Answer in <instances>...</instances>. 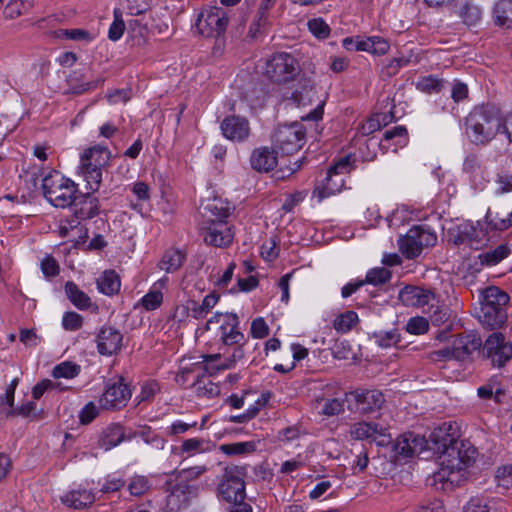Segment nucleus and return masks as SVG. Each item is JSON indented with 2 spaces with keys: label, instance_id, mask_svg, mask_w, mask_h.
<instances>
[{
  "label": "nucleus",
  "instance_id": "obj_1",
  "mask_svg": "<svg viewBox=\"0 0 512 512\" xmlns=\"http://www.w3.org/2000/svg\"><path fill=\"white\" fill-rule=\"evenodd\" d=\"M459 428L454 422H444L429 434L426 448L438 456L439 470L434 474L437 481L457 484L464 470L477 457L476 448L469 442L459 441Z\"/></svg>",
  "mask_w": 512,
  "mask_h": 512
},
{
  "label": "nucleus",
  "instance_id": "obj_2",
  "mask_svg": "<svg viewBox=\"0 0 512 512\" xmlns=\"http://www.w3.org/2000/svg\"><path fill=\"white\" fill-rule=\"evenodd\" d=\"M512 226V204H500L488 209L483 220L467 221L458 226V241L474 249L486 245L498 233Z\"/></svg>",
  "mask_w": 512,
  "mask_h": 512
},
{
  "label": "nucleus",
  "instance_id": "obj_3",
  "mask_svg": "<svg viewBox=\"0 0 512 512\" xmlns=\"http://www.w3.org/2000/svg\"><path fill=\"white\" fill-rule=\"evenodd\" d=\"M244 352L239 347L228 357H222L221 354L202 355L201 361L191 362V359H182L179 371L175 380L180 385H185L190 375L198 378L200 375H213L221 370L231 369L235 364L243 359Z\"/></svg>",
  "mask_w": 512,
  "mask_h": 512
},
{
  "label": "nucleus",
  "instance_id": "obj_4",
  "mask_svg": "<svg viewBox=\"0 0 512 512\" xmlns=\"http://www.w3.org/2000/svg\"><path fill=\"white\" fill-rule=\"evenodd\" d=\"M502 127L499 110L493 106L474 108L466 118V134L475 144L492 140Z\"/></svg>",
  "mask_w": 512,
  "mask_h": 512
},
{
  "label": "nucleus",
  "instance_id": "obj_5",
  "mask_svg": "<svg viewBox=\"0 0 512 512\" xmlns=\"http://www.w3.org/2000/svg\"><path fill=\"white\" fill-rule=\"evenodd\" d=\"M239 325L240 320L235 313L216 312L203 327L198 328L197 333L202 336L209 332L215 340L221 342L224 346H234L233 351L239 347L244 351L245 336L240 331Z\"/></svg>",
  "mask_w": 512,
  "mask_h": 512
},
{
  "label": "nucleus",
  "instance_id": "obj_6",
  "mask_svg": "<svg viewBox=\"0 0 512 512\" xmlns=\"http://www.w3.org/2000/svg\"><path fill=\"white\" fill-rule=\"evenodd\" d=\"M42 189L50 204L57 208H67L76 199L78 184L60 172L53 170L43 178Z\"/></svg>",
  "mask_w": 512,
  "mask_h": 512
},
{
  "label": "nucleus",
  "instance_id": "obj_7",
  "mask_svg": "<svg viewBox=\"0 0 512 512\" xmlns=\"http://www.w3.org/2000/svg\"><path fill=\"white\" fill-rule=\"evenodd\" d=\"M509 296L497 287H489L483 293L479 311V320L486 326L495 328L500 326L506 318L504 306Z\"/></svg>",
  "mask_w": 512,
  "mask_h": 512
},
{
  "label": "nucleus",
  "instance_id": "obj_8",
  "mask_svg": "<svg viewBox=\"0 0 512 512\" xmlns=\"http://www.w3.org/2000/svg\"><path fill=\"white\" fill-rule=\"evenodd\" d=\"M352 169V162H334L327 170L325 179L315 186L312 197L320 203L341 192L345 187V177Z\"/></svg>",
  "mask_w": 512,
  "mask_h": 512
},
{
  "label": "nucleus",
  "instance_id": "obj_9",
  "mask_svg": "<svg viewBox=\"0 0 512 512\" xmlns=\"http://www.w3.org/2000/svg\"><path fill=\"white\" fill-rule=\"evenodd\" d=\"M437 242V236L426 225L410 228L407 233L398 240L399 249L406 258L418 257L423 248L432 247Z\"/></svg>",
  "mask_w": 512,
  "mask_h": 512
},
{
  "label": "nucleus",
  "instance_id": "obj_10",
  "mask_svg": "<svg viewBox=\"0 0 512 512\" xmlns=\"http://www.w3.org/2000/svg\"><path fill=\"white\" fill-rule=\"evenodd\" d=\"M299 72L297 59L289 53H275L266 62L265 74L278 84L294 80Z\"/></svg>",
  "mask_w": 512,
  "mask_h": 512
},
{
  "label": "nucleus",
  "instance_id": "obj_11",
  "mask_svg": "<svg viewBox=\"0 0 512 512\" xmlns=\"http://www.w3.org/2000/svg\"><path fill=\"white\" fill-rule=\"evenodd\" d=\"M228 22L227 12L223 8L206 6L197 16L195 28L204 37H218L226 31Z\"/></svg>",
  "mask_w": 512,
  "mask_h": 512
},
{
  "label": "nucleus",
  "instance_id": "obj_12",
  "mask_svg": "<svg viewBox=\"0 0 512 512\" xmlns=\"http://www.w3.org/2000/svg\"><path fill=\"white\" fill-rule=\"evenodd\" d=\"M304 136V132L297 124L279 127L274 135L276 156H292L303 146Z\"/></svg>",
  "mask_w": 512,
  "mask_h": 512
},
{
  "label": "nucleus",
  "instance_id": "obj_13",
  "mask_svg": "<svg viewBox=\"0 0 512 512\" xmlns=\"http://www.w3.org/2000/svg\"><path fill=\"white\" fill-rule=\"evenodd\" d=\"M349 434L354 440L367 441L382 447L391 443L388 428L376 422H355L350 426Z\"/></svg>",
  "mask_w": 512,
  "mask_h": 512
},
{
  "label": "nucleus",
  "instance_id": "obj_14",
  "mask_svg": "<svg viewBox=\"0 0 512 512\" xmlns=\"http://www.w3.org/2000/svg\"><path fill=\"white\" fill-rule=\"evenodd\" d=\"M218 495L229 503L243 501L245 498V483L239 468L225 470L223 480L218 485Z\"/></svg>",
  "mask_w": 512,
  "mask_h": 512
},
{
  "label": "nucleus",
  "instance_id": "obj_15",
  "mask_svg": "<svg viewBox=\"0 0 512 512\" xmlns=\"http://www.w3.org/2000/svg\"><path fill=\"white\" fill-rule=\"evenodd\" d=\"M484 353L497 367L504 366L512 358V345L502 333H492L484 343Z\"/></svg>",
  "mask_w": 512,
  "mask_h": 512
},
{
  "label": "nucleus",
  "instance_id": "obj_16",
  "mask_svg": "<svg viewBox=\"0 0 512 512\" xmlns=\"http://www.w3.org/2000/svg\"><path fill=\"white\" fill-rule=\"evenodd\" d=\"M167 503L171 509H179L187 505L190 499L198 495V486L185 483L175 476L174 480L167 483Z\"/></svg>",
  "mask_w": 512,
  "mask_h": 512
},
{
  "label": "nucleus",
  "instance_id": "obj_17",
  "mask_svg": "<svg viewBox=\"0 0 512 512\" xmlns=\"http://www.w3.org/2000/svg\"><path fill=\"white\" fill-rule=\"evenodd\" d=\"M201 233L207 244L225 247L232 243L233 233L226 221H202Z\"/></svg>",
  "mask_w": 512,
  "mask_h": 512
},
{
  "label": "nucleus",
  "instance_id": "obj_18",
  "mask_svg": "<svg viewBox=\"0 0 512 512\" xmlns=\"http://www.w3.org/2000/svg\"><path fill=\"white\" fill-rule=\"evenodd\" d=\"M130 387L122 380L107 385L105 392L99 399L101 408L106 410L120 409L131 398Z\"/></svg>",
  "mask_w": 512,
  "mask_h": 512
},
{
  "label": "nucleus",
  "instance_id": "obj_19",
  "mask_svg": "<svg viewBox=\"0 0 512 512\" xmlns=\"http://www.w3.org/2000/svg\"><path fill=\"white\" fill-rule=\"evenodd\" d=\"M342 45L350 51H365L378 56L386 54L390 48L389 42L380 36H372L365 39L359 36L347 37L343 39Z\"/></svg>",
  "mask_w": 512,
  "mask_h": 512
},
{
  "label": "nucleus",
  "instance_id": "obj_20",
  "mask_svg": "<svg viewBox=\"0 0 512 512\" xmlns=\"http://www.w3.org/2000/svg\"><path fill=\"white\" fill-rule=\"evenodd\" d=\"M399 300L405 306L417 307L428 310L434 307L436 298L431 290L417 287L406 286L399 292Z\"/></svg>",
  "mask_w": 512,
  "mask_h": 512
},
{
  "label": "nucleus",
  "instance_id": "obj_21",
  "mask_svg": "<svg viewBox=\"0 0 512 512\" xmlns=\"http://www.w3.org/2000/svg\"><path fill=\"white\" fill-rule=\"evenodd\" d=\"M223 136L231 141L243 142L250 135V123L247 118L239 115L226 116L220 123Z\"/></svg>",
  "mask_w": 512,
  "mask_h": 512
},
{
  "label": "nucleus",
  "instance_id": "obj_22",
  "mask_svg": "<svg viewBox=\"0 0 512 512\" xmlns=\"http://www.w3.org/2000/svg\"><path fill=\"white\" fill-rule=\"evenodd\" d=\"M425 437L414 432H405L397 437L393 443V451L403 457H413L426 449Z\"/></svg>",
  "mask_w": 512,
  "mask_h": 512
},
{
  "label": "nucleus",
  "instance_id": "obj_23",
  "mask_svg": "<svg viewBox=\"0 0 512 512\" xmlns=\"http://www.w3.org/2000/svg\"><path fill=\"white\" fill-rule=\"evenodd\" d=\"M169 284V278L163 276L154 282L148 292L138 300L135 304V308H142L145 311H154L158 309L164 299V291L167 290Z\"/></svg>",
  "mask_w": 512,
  "mask_h": 512
},
{
  "label": "nucleus",
  "instance_id": "obj_24",
  "mask_svg": "<svg viewBox=\"0 0 512 512\" xmlns=\"http://www.w3.org/2000/svg\"><path fill=\"white\" fill-rule=\"evenodd\" d=\"M252 168L259 173H270L275 180H283L301 168V162H251Z\"/></svg>",
  "mask_w": 512,
  "mask_h": 512
},
{
  "label": "nucleus",
  "instance_id": "obj_25",
  "mask_svg": "<svg viewBox=\"0 0 512 512\" xmlns=\"http://www.w3.org/2000/svg\"><path fill=\"white\" fill-rule=\"evenodd\" d=\"M230 211V204L220 197L207 199L201 204L203 221H226L230 215Z\"/></svg>",
  "mask_w": 512,
  "mask_h": 512
},
{
  "label": "nucleus",
  "instance_id": "obj_26",
  "mask_svg": "<svg viewBox=\"0 0 512 512\" xmlns=\"http://www.w3.org/2000/svg\"><path fill=\"white\" fill-rule=\"evenodd\" d=\"M350 395L354 398L358 409L362 413H369L380 409L384 403V396L382 392L377 389L356 390L351 392Z\"/></svg>",
  "mask_w": 512,
  "mask_h": 512
},
{
  "label": "nucleus",
  "instance_id": "obj_27",
  "mask_svg": "<svg viewBox=\"0 0 512 512\" xmlns=\"http://www.w3.org/2000/svg\"><path fill=\"white\" fill-rule=\"evenodd\" d=\"M122 344V334L119 330L105 326L97 336V349L102 355H112L117 352Z\"/></svg>",
  "mask_w": 512,
  "mask_h": 512
},
{
  "label": "nucleus",
  "instance_id": "obj_28",
  "mask_svg": "<svg viewBox=\"0 0 512 512\" xmlns=\"http://www.w3.org/2000/svg\"><path fill=\"white\" fill-rule=\"evenodd\" d=\"M482 345L480 338L472 334L457 337L452 342V353L454 359L464 361Z\"/></svg>",
  "mask_w": 512,
  "mask_h": 512
},
{
  "label": "nucleus",
  "instance_id": "obj_29",
  "mask_svg": "<svg viewBox=\"0 0 512 512\" xmlns=\"http://www.w3.org/2000/svg\"><path fill=\"white\" fill-rule=\"evenodd\" d=\"M74 204V214L80 220L91 219L99 214V200L87 193L76 197Z\"/></svg>",
  "mask_w": 512,
  "mask_h": 512
},
{
  "label": "nucleus",
  "instance_id": "obj_30",
  "mask_svg": "<svg viewBox=\"0 0 512 512\" xmlns=\"http://www.w3.org/2000/svg\"><path fill=\"white\" fill-rule=\"evenodd\" d=\"M77 175L83 179L87 190L96 191L102 181V168L96 162H81Z\"/></svg>",
  "mask_w": 512,
  "mask_h": 512
},
{
  "label": "nucleus",
  "instance_id": "obj_31",
  "mask_svg": "<svg viewBox=\"0 0 512 512\" xmlns=\"http://www.w3.org/2000/svg\"><path fill=\"white\" fill-rule=\"evenodd\" d=\"M317 91L311 79L301 78L298 86L291 94V99L297 106L311 105L316 101Z\"/></svg>",
  "mask_w": 512,
  "mask_h": 512
},
{
  "label": "nucleus",
  "instance_id": "obj_32",
  "mask_svg": "<svg viewBox=\"0 0 512 512\" xmlns=\"http://www.w3.org/2000/svg\"><path fill=\"white\" fill-rule=\"evenodd\" d=\"M60 499L68 507L82 509L90 506L95 501V496L90 490L77 489L67 492Z\"/></svg>",
  "mask_w": 512,
  "mask_h": 512
},
{
  "label": "nucleus",
  "instance_id": "obj_33",
  "mask_svg": "<svg viewBox=\"0 0 512 512\" xmlns=\"http://www.w3.org/2000/svg\"><path fill=\"white\" fill-rule=\"evenodd\" d=\"M492 19L495 25L511 29L512 0H496L492 8Z\"/></svg>",
  "mask_w": 512,
  "mask_h": 512
},
{
  "label": "nucleus",
  "instance_id": "obj_34",
  "mask_svg": "<svg viewBox=\"0 0 512 512\" xmlns=\"http://www.w3.org/2000/svg\"><path fill=\"white\" fill-rule=\"evenodd\" d=\"M121 281L118 274L113 270L104 271L97 278V288L105 295H114L120 291Z\"/></svg>",
  "mask_w": 512,
  "mask_h": 512
},
{
  "label": "nucleus",
  "instance_id": "obj_35",
  "mask_svg": "<svg viewBox=\"0 0 512 512\" xmlns=\"http://www.w3.org/2000/svg\"><path fill=\"white\" fill-rule=\"evenodd\" d=\"M64 289L67 298L76 308L86 310L91 306L90 297L84 291L80 290L74 282L68 281Z\"/></svg>",
  "mask_w": 512,
  "mask_h": 512
},
{
  "label": "nucleus",
  "instance_id": "obj_36",
  "mask_svg": "<svg viewBox=\"0 0 512 512\" xmlns=\"http://www.w3.org/2000/svg\"><path fill=\"white\" fill-rule=\"evenodd\" d=\"M124 439L125 434L122 426L111 425L104 431L100 439V446L107 451L118 446Z\"/></svg>",
  "mask_w": 512,
  "mask_h": 512
},
{
  "label": "nucleus",
  "instance_id": "obj_37",
  "mask_svg": "<svg viewBox=\"0 0 512 512\" xmlns=\"http://www.w3.org/2000/svg\"><path fill=\"white\" fill-rule=\"evenodd\" d=\"M210 442L204 438H189L182 442L180 451L185 457H192L209 451Z\"/></svg>",
  "mask_w": 512,
  "mask_h": 512
},
{
  "label": "nucleus",
  "instance_id": "obj_38",
  "mask_svg": "<svg viewBox=\"0 0 512 512\" xmlns=\"http://www.w3.org/2000/svg\"><path fill=\"white\" fill-rule=\"evenodd\" d=\"M510 253L506 245H499L495 249L485 251L479 254L478 259L482 265L494 266L505 259Z\"/></svg>",
  "mask_w": 512,
  "mask_h": 512
},
{
  "label": "nucleus",
  "instance_id": "obj_39",
  "mask_svg": "<svg viewBox=\"0 0 512 512\" xmlns=\"http://www.w3.org/2000/svg\"><path fill=\"white\" fill-rule=\"evenodd\" d=\"M407 134V129L404 126H395L384 132L381 145L389 148V143L394 141L395 146H404L408 141Z\"/></svg>",
  "mask_w": 512,
  "mask_h": 512
},
{
  "label": "nucleus",
  "instance_id": "obj_40",
  "mask_svg": "<svg viewBox=\"0 0 512 512\" xmlns=\"http://www.w3.org/2000/svg\"><path fill=\"white\" fill-rule=\"evenodd\" d=\"M183 260V254L179 250H169L164 254L158 266L160 270L171 273L181 267Z\"/></svg>",
  "mask_w": 512,
  "mask_h": 512
},
{
  "label": "nucleus",
  "instance_id": "obj_41",
  "mask_svg": "<svg viewBox=\"0 0 512 512\" xmlns=\"http://www.w3.org/2000/svg\"><path fill=\"white\" fill-rule=\"evenodd\" d=\"M80 372V365L71 361H63L53 368L51 375L55 379H73L77 377L80 374Z\"/></svg>",
  "mask_w": 512,
  "mask_h": 512
},
{
  "label": "nucleus",
  "instance_id": "obj_42",
  "mask_svg": "<svg viewBox=\"0 0 512 512\" xmlns=\"http://www.w3.org/2000/svg\"><path fill=\"white\" fill-rule=\"evenodd\" d=\"M33 5V0H10L3 13L7 19H15L28 11Z\"/></svg>",
  "mask_w": 512,
  "mask_h": 512
},
{
  "label": "nucleus",
  "instance_id": "obj_43",
  "mask_svg": "<svg viewBox=\"0 0 512 512\" xmlns=\"http://www.w3.org/2000/svg\"><path fill=\"white\" fill-rule=\"evenodd\" d=\"M255 449L256 445L251 441L222 444L219 447V450L228 456L245 455L253 452Z\"/></svg>",
  "mask_w": 512,
  "mask_h": 512
},
{
  "label": "nucleus",
  "instance_id": "obj_44",
  "mask_svg": "<svg viewBox=\"0 0 512 512\" xmlns=\"http://www.w3.org/2000/svg\"><path fill=\"white\" fill-rule=\"evenodd\" d=\"M392 115H387L384 113H378L368 119L361 127V132L363 135H370L374 132L381 129L384 125H387L390 120H392Z\"/></svg>",
  "mask_w": 512,
  "mask_h": 512
},
{
  "label": "nucleus",
  "instance_id": "obj_45",
  "mask_svg": "<svg viewBox=\"0 0 512 512\" xmlns=\"http://www.w3.org/2000/svg\"><path fill=\"white\" fill-rule=\"evenodd\" d=\"M358 322V315L354 311L340 314L333 322V327L340 333H347Z\"/></svg>",
  "mask_w": 512,
  "mask_h": 512
},
{
  "label": "nucleus",
  "instance_id": "obj_46",
  "mask_svg": "<svg viewBox=\"0 0 512 512\" xmlns=\"http://www.w3.org/2000/svg\"><path fill=\"white\" fill-rule=\"evenodd\" d=\"M128 491L132 496H142L151 488V483L146 476L134 475L128 482Z\"/></svg>",
  "mask_w": 512,
  "mask_h": 512
},
{
  "label": "nucleus",
  "instance_id": "obj_47",
  "mask_svg": "<svg viewBox=\"0 0 512 512\" xmlns=\"http://www.w3.org/2000/svg\"><path fill=\"white\" fill-rule=\"evenodd\" d=\"M113 157L109 148L105 145H93L82 153L80 160H110Z\"/></svg>",
  "mask_w": 512,
  "mask_h": 512
},
{
  "label": "nucleus",
  "instance_id": "obj_48",
  "mask_svg": "<svg viewBox=\"0 0 512 512\" xmlns=\"http://www.w3.org/2000/svg\"><path fill=\"white\" fill-rule=\"evenodd\" d=\"M193 387L196 395L200 398L211 399L220 394L219 385L210 380L194 382Z\"/></svg>",
  "mask_w": 512,
  "mask_h": 512
},
{
  "label": "nucleus",
  "instance_id": "obj_49",
  "mask_svg": "<svg viewBox=\"0 0 512 512\" xmlns=\"http://www.w3.org/2000/svg\"><path fill=\"white\" fill-rule=\"evenodd\" d=\"M443 86L444 81L433 75L421 77L416 83V88L425 93H438Z\"/></svg>",
  "mask_w": 512,
  "mask_h": 512
},
{
  "label": "nucleus",
  "instance_id": "obj_50",
  "mask_svg": "<svg viewBox=\"0 0 512 512\" xmlns=\"http://www.w3.org/2000/svg\"><path fill=\"white\" fill-rule=\"evenodd\" d=\"M481 15L482 12L480 7L471 3L464 4L460 11V16L463 19V22L468 26L475 25L480 21Z\"/></svg>",
  "mask_w": 512,
  "mask_h": 512
},
{
  "label": "nucleus",
  "instance_id": "obj_51",
  "mask_svg": "<svg viewBox=\"0 0 512 512\" xmlns=\"http://www.w3.org/2000/svg\"><path fill=\"white\" fill-rule=\"evenodd\" d=\"M391 278V273L384 267H377L369 270L363 281L365 284L381 285Z\"/></svg>",
  "mask_w": 512,
  "mask_h": 512
},
{
  "label": "nucleus",
  "instance_id": "obj_52",
  "mask_svg": "<svg viewBox=\"0 0 512 512\" xmlns=\"http://www.w3.org/2000/svg\"><path fill=\"white\" fill-rule=\"evenodd\" d=\"M270 24L271 21L269 11H263V9L259 8L255 19L251 23L249 33L252 37H256L257 34H259L266 27L270 26Z\"/></svg>",
  "mask_w": 512,
  "mask_h": 512
},
{
  "label": "nucleus",
  "instance_id": "obj_53",
  "mask_svg": "<svg viewBox=\"0 0 512 512\" xmlns=\"http://www.w3.org/2000/svg\"><path fill=\"white\" fill-rule=\"evenodd\" d=\"M125 30V23L122 19V12L120 9H114V21L109 27L108 38L112 41L119 40Z\"/></svg>",
  "mask_w": 512,
  "mask_h": 512
},
{
  "label": "nucleus",
  "instance_id": "obj_54",
  "mask_svg": "<svg viewBox=\"0 0 512 512\" xmlns=\"http://www.w3.org/2000/svg\"><path fill=\"white\" fill-rule=\"evenodd\" d=\"M375 342L379 347L382 348H389L394 345H396L399 340L400 336L397 332V330L393 329L390 331H380L378 333L374 334Z\"/></svg>",
  "mask_w": 512,
  "mask_h": 512
},
{
  "label": "nucleus",
  "instance_id": "obj_55",
  "mask_svg": "<svg viewBox=\"0 0 512 512\" xmlns=\"http://www.w3.org/2000/svg\"><path fill=\"white\" fill-rule=\"evenodd\" d=\"M345 399L330 398L323 401L321 413L325 416H336L344 411Z\"/></svg>",
  "mask_w": 512,
  "mask_h": 512
},
{
  "label": "nucleus",
  "instance_id": "obj_56",
  "mask_svg": "<svg viewBox=\"0 0 512 512\" xmlns=\"http://www.w3.org/2000/svg\"><path fill=\"white\" fill-rule=\"evenodd\" d=\"M137 435L141 437L146 444L151 445L156 449H163L166 444L165 439L153 432L149 427L143 428L137 433Z\"/></svg>",
  "mask_w": 512,
  "mask_h": 512
},
{
  "label": "nucleus",
  "instance_id": "obj_57",
  "mask_svg": "<svg viewBox=\"0 0 512 512\" xmlns=\"http://www.w3.org/2000/svg\"><path fill=\"white\" fill-rule=\"evenodd\" d=\"M207 471V467L204 465H198L182 469L176 473V477L185 483H190L197 480Z\"/></svg>",
  "mask_w": 512,
  "mask_h": 512
},
{
  "label": "nucleus",
  "instance_id": "obj_58",
  "mask_svg": "<svg viewBox=\"0 0 512 512\" xmlns=\"http://www.w3.org/2000/svg\"><path fill=\"white\" fill-rule=\"evenodd\" d=\"M125 484L126 481L122 477L116 474H109L104 478L100 491L102 493L117 492L122 489Z\"/></svg>",
  "mask_w": 512,
  "mask_h": 512
},
{
  "label": "nucleus",
  "instance_id": "obj_59",
  "mask_svg": "<svg viewBox=\"0 0 512 512\" xmlns=\"http://www.w3.org/2000/svg\"><path fill=\"white\" fill-rule=\"evenodd\" d=\"M83 325V317L73 311L65 312L62 317V327L66 331H77Z\"/></svg>",
  "mask_w": 512,
  "mask_h": 512
},
{
  "label": "nucleus",
  "instance_id": "obj_60",
  "mask_svg": "<svg viewBox=\"0 0 512 512\" xmlns=\"http://www.w3.org/2000/svg\"><path fill=\"white\" fill-rule=\"evenodd\" d=\"M309 31L319 39H325L330 34L328 24L321 18H315L308 21Z\"/></svg>",
  "mask_w": 512,
  "mask_h": 512
},
{
  "label": "nucleus",
  "instance_id": "obj_61",
  "mask_svg": "<svg viewBox=\"0 0 512 512\" xmlns=\"http://www.w3.org/2000/svg\"><path fill=\"white\" fill-rule=\"evenodd\" d=\"M429 323L424 317H413L406 324V330L410 334L421 335L428 331Z\"/></svg>",
  "mask_w": 512,
  "mask_h": 512
},
{
  "label": "nucleus",
  "instance_id": "obj_62",
  "mask_svg": "<svg viewBox=\"0 0 512 512\" xmlns=\"http://www.w3.org/2000/svg\"><path fill=\"white\" fill-rule=\"evenodd\" d=\"M495 477L499 487L504 489L512 488V465L499 468Z\"/></svg>",
  "mask_w": 512,
  "mask_h": 512
},
{
  "label": "nucleus",
  "instance_id": "obj_63",
  "mask_svg": "<svg viewBox=\"0 0 512 512\" xmlns=\"http://www.w3.org/2000/svg\"><path fill=\"white\" fill-rule=\"evenodd\" d=\"M250 334L255 339H262L268 336L269 327L264 318L257 317L251 323Z\"/></svg>",
  "mask_w": 512,
  "mask_h": 512
},
{
  "label": "nucleus",
  "instance_id": "obj_64",
  "mask_svg": "<svg viewBox=\"0 0 512 512\" xmlns=\"http://www.w3.org/2000/svg\"><path fill=\"white\" fill-rule=\"evenodd\" d=\"M99 414V409L94 402H88L79 413V420L82 424H89Z\"/></svg>",
  "mask_w": 512,
  "mask_h": 512
}]
</instances>
